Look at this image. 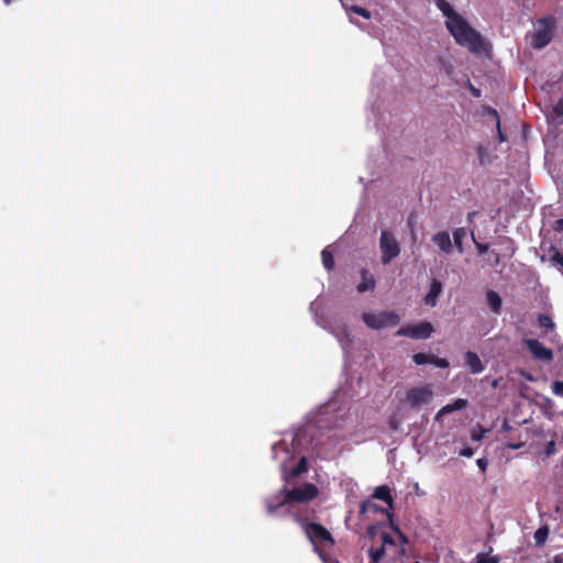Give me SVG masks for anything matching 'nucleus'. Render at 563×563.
Instances as JSON below:
<instances>
[{
  "label": "nucleus",
  "instance_id": "f257e3e1",
  "mask_svg": "<svg viewBox=\"0 0 563 563\" xmlns=\"http://www.w3.org/2000/svg\"><path fill=\"white\" fill-rule=\"evenodd\" d=\"M318 493L317 486L312 483H305L291 489L283 488L266 499V511L268 515H274L277 509L285 505L310 501L318 496Z\"/></svg>",
  "mask_w": 563,
  "mask_h": 563
},
{
  "label": "nucleus",
  "instance_id": "20e7f679",
  "mask_svg": "<svg viewBox=\"0 0 563 563\" xmlns=\"http://www.w3.org/2000/svg\"><path fill=\"white\" fill-rule=\"evenodd\" d=\"M537 29L532 36L531 44L534 48L545 47L553 38L556 27V20L552 15L543 16L537 21Z\"/></svg>",
  "mask_w": 563,
  "mask_h": 563
},
{
  "label": "nucleus",
  "instance_id": "9b49d317",
  "mask_svg": "<svg viewBox=\"0 0 563 563\" xmlns=\"http://www.w3.org/2000/svg\"><path fill=\"white\" fill-rule=\"evenodd\" d=\"M386 544H395V542L390 534L383 532L380 547L368 549L369 563H378L384 558Z\"/></svg>",
  "mask_w": 563,
  "mask_h": 563
},
{
  "label": "nucleus",
  "instance_id": "473e14b6",
  "mask_svg": "<svg viewBox=\"0 0 563 563\" xmlns=\"http://www.w3.org/2000/svg\"><path fill=\"white\" fill-rule=\"evenodd\" d=\"M461 456L472 457L474 455V450L471 446H465L460 451Z\"/></svg>",
  "mask_w": 563,
  "mask_h": 563
},
{
  "label": "nucleus",
  "instance_id": "a211bd4d",
  "mask_svg": "<svg viewBox=\"0 0 563 563\" xmlns=\"http://www.w3.org/2000/svg\"><path fill=\"white\" fill-rule=\"evenodd\" d=\"M467 405H468L467 399L457 398L453 402L443 406L440 409V415H449L453 411L465 409L467 407Z\"/></svg>",
  "mask_w": 563,
  "mask_h": 563
},
{
  "label": "nucleus",
  "instance_id": "6ab92c4d",
  "mask_svg": "<svg viewBox=\"0 0 563 563\" xmlns=\"http://www.w3.org/2000/svg\"><path fill=\"white\" fill-rule=\"evenodd\" d=\"M373 497L385 501L386 504H388V506L390 508H393L394 500H393V497H391L388 486L383 485V486L376 487L373 493Z\"/></svg>",
  "mask_w": 563,
  "mask_h": 563
},
{
  "label": "nucleus",
  "instance_id": "6e6552de",
  "mask_svg": "<svg viewBox=\"0 0 563 563\" xmlns=\"http://www.w3.org/2000/svg\"><path fill=\"white\" fill-rule=\"evenodd\" d=\"M433 331L434 329L432 323L424 321L419 324H408L406 327H401L396 334L399 336L421 340L430 338Z\"/></svg>",
  "mask_w": 563,
  "mask_h": 563
},
{
  "label": "nucleus",
  "instance_id": "aec40b11",
  "mask_svg": "<svg viewBox=\"0 0 563 563\" xmlns=\"http://www.w3.org/2000/svg\"><path fill=\"white\" fill-rule=\"evenodd\" d=\"M550 534V528L544 525V526H541L536 532H534V536H533V539H534V543L537 547H542L548 537Z\"/></svg>",
  "mask_w": 563,
  "mask_h": 563
},
{
  "label": "nucleus",
  "instance_id": "c9c22d12",
  "mask_svg": "<svg viewBox=\"0 0 563 563\" xmlns=\"http://www.w3.org/2000/svg\"><path fill=\"white\" fill-rule=\"evenodd\" d=\"M553 229L554 231L556 232H562L563 231V218L561 219H558L554 224H553Z\"/></svg>",
  "mask_w": 563,
  "mask_h": 563
},
{
  "label": "nucleus",
  "instance_id": "423d86ee",
  "mask_svg": "<svg viewBox=\"0 0 563 563\" xmlns=\"http://www.w3.org/2000/svg\"><path fill=\"white\" fill-rule=\"evenodd\" d=\"M380 261L384 265L390 263L400 254V245L396 236L389 231H382L379 238Z\"/></svg>",
  "mask_w": 563,
  "mask_h": 563
},
{
  "label": "nucleus",
  "instance_id": "58836bf2",
  "mask_svg": "<svg viewBox=\"0 0 563 563\" xmlns=\"http://www.w3.org/2000/svg\"><path fill=\"white\" fill-rule=\"evenodd\" d=\"M497 137L499 140L500 143L505 142L506 141V136L505 134L503 133L501 131V128L499 126V130H497Z\"/></svg>",
  "mask_w": 563,
  "mask_h": 563
},
{
  "label": "nucleus",
  "instance_id": "4468645a",
  "mask_svg": "<svg viewBox=\"0 0 563 563\" xmlns=\"http://www.w3.org/2000/svg\"><path fill=\"white\" fill-rule=\"evenodd\" d=\"M432 241L439 246V249L445 254H450L453 251V244L451 242L450 234L446 231L438 232L433 235Z\"/></svg>",
  "mask_w": 563,
  "mask_h": 563
},
{
  "label": "nucleus",
  "instance_id": "c756f323",
  "mask_svg": "<svg viewBox=\"0 0 563 563\" xmlns=\"http://www.w3.org/2000/svg\"><path fill=\"white\" fill-rule=\"evenodd\" d=\"M551 251L553 252V254L551 255V261L563 268V254L560 253L558 249L553 246L551 247Z\"/></svg>",
  "mask_w": 563,
  "mask_h": 563
},
{
  "label": "nucleus",
  "instance_id": "79ce46f5",
  "mask_svg": "<svg viewBox=\"0 0 563 563\" xmlns=\"http://www.w3.org/2000/svg\"><path fill=\"white\" fill-rule=\"evenodd\" d=\"M442 416H443V415H440V410H439V411L437 412L435 417H434V420H435V421H440V419H441V417H442Z\"/></svg>",
  "mask_w": 563,
  "mask_h": 563
},
{
  "label": "nucleus",
  "instance_id": "a19ab883",
  "mask_svg": "<svg viewBox=\"0 0 563 563\" xmlns=\"http://www.w3.org/2000/svg\"><path fill=\"white\" fill-rule=\"evenodd\" d=\"M472 93H473V96L478 97L479 96V90L473 88L472 89Z\"/></svg>",
  "mask_w": 563,
  "mask_h": 563
},
{
  "label": "nucleus",
  "instance_id": "f8f14e48",
  "mask_svg": "<svg viewBox=\"0 0 563 563\" xmlns=\"http://www.w3.org/2000/svg\"><path fill=\"white\" fill-rule=\"evenodd\" d=\"M437 8L446 18L445 26L453 24L462 15L459 14L446 0H434Z\"/></svg>",
  "mask_w": 563,
  "mask_h": 563
},
{
  "label": "nucleus",
  "instance_id": "ddd939ff",
  "mask_svg": "<svg viewBox=\"0 0 563 563\" xmlns=\"http://www.w3.org/2000/svg\"><path fill=\"white\" fill-rule=\"evenodd\" d=\"M464 361L472 374H479L484 371V365L475 352L467 351L464 355Z\"/></svg>",
  "mask_w": 563,
  "mask_h": 563
},
{
  "label": "nucleus",
  "instance_id": "4c0bfd02",
  "mask_svg": "<svg viewBox=\"0 0 563 563\" xmlns=\"http://www.w3.org/2000/svg\"><path fill=\"white\" fill-rule=\"evenodd\" d=\"M477 563H498V560L495 558H481Z\"/></svg>",
  "mask_w": 563,
  "mask_h": 563
},
{
  "label": "nucleus",
  "instance_id": "dca6fc26",
  "mask_svg": "<svg viewBox=\"0 0 563 563\" xmlns=\"http://www.w3.org/2000/svg\"><path fill=\"white\" fill-rule=\"evenodd\" d=\"M486 301H487L488 307L495 314H500L503 300L497 291L488 290L486 292Z\"/></svg>",
  "mask_w": 563,
  "mask_h": 563
},
{
  "label": "nucleus",
  "instance_id": "c03bdc74",
  "mask_svg": "<svg viewBox=\"0 0 563 563\" xmlns=\"http://www.w3.org/2000/svg\"><path fill=\"white\" fill-rule=\"evenodd\" d=\"M13 0H3V2L9 5Z\"/></svg>",
  "mask_w": 563,
  "mask_h": 563
},
{
  "label": "nucleus",
  "instance_id": "f03ea898",
  "mask_svg": "<svg viewBox=\"0 0 563 563\" xmlns=\"http://www.w3.org/2000/svg\"><path fill=\"white\" fill-rule=\"evenodd\" d=\"M446 29L459 45L467 47L472 53L478 54L485 49L484 38L463 16Z\"/></svg>",
  "mask_w": 563,
  "mask_h": 563
},
{
  "label": "nucleus",
  "instance_id": "cd10ccee",
  "mask_svg": "<svg viewBox=\"0 0 563 563\" xmlns=\"http://www.w3.org/2000/svg\"><path fill=\"white\" fill-rule=\"evenodd\" d=\"M369 508H373L374 511H384V509L379 508L377 505L372 504L369 500H365L360 506V512L364 515L368 511Z\"/></svg>",
  "mask_w": 563,
  "mask_h": 563
},
{
  "label": "nucleus",
  "instance_id": "72a5a7b5",
  "mask_svg": "<svg viewBox=\"0 0 563 563\" xmlns=\"http://www.w3.org/2000/svg\"><path fill=\"white\" fill-rule=\"evenodd\" d=\"M553 111L556 115H563V99H560L559 102L554 106Z\"/></svg>",
  "mask_w": 563,
  "mask_h": 563
},
{
  "label": "nucleus",
  "instance_id": "a878e982",
  "mask_svg": "<svg viewBox=\"0 0 563 563\" xmlns=\"http://www.w3.org/2000/svg\"><path fill=\"white\" fill-rule=\"evenodd\" d=\"M538 323L541 328H544L547 330H553L555 327L552 318L548 314H540L538 317Z\"/></svg>",
  "mask_w": 563,
  "mask_h": 563
},
{
  "label": "nucleus",
  "instance_id": "2eb2a0df",
  "mask_svg": "<svg viewBox=\"0 0 563 563\" xmlns=\"http://www.w3.org/2000/svg\"><path fill=\"white\" fill-rule=\"evenodd\" d=\"M441 291L442 284L439 280L433 279L430 284L429 291L423 299L424 303L434 307L437 305V299L440 296Z\"/></svg>",
  "mask_w": 563,
  "mask_h": 563
},
{
  "label": "nucleus",
  "instance_id": "ea45409f",
  "mask_svg": "<svg viewBox=\"0 0 563 563\" xmlns=\"http://www.w3.org/2000/svg\"><path fill=\"white\" fill-rule=\"evenodd\" d=\"M483 434L479 433V434H476V433H473L472 434V439L475 440V441H479L482 439Z\"/></svg>",
  "mask_w": 563,
  "mask_h": 563
},
{
  "label": "nucleus",
  "instance_id": "b1692460",
  "mask_svg": "<svg viewBox=\"0 0 563 563\" xmlns=\"http://www.w3.org/2000/svg\"><path fill=\"white\" fill-rule=\"evenodd\" d=\"M308 471V462L306 457H301L297 465L290 471L291 477H297Z\"/></svg>",
  "mask_w": 563,
  "mask_h": 563
},
{
  "label": "nucleus",
  "instance_id": "f3484780",
  "mask_svg": "<svg viewBox=\"0 0 563 563\" xmlns=\"http://www.w3.org/2000/svg\"><path fill=\"white\" fill-rule=\"evenodd\" d=\"M362 282L357 285V291L358 292H365L367 290H373L375 288V279L374 277L368 273L366 268H363L361 271Z\"/></svg>",
  "mask_w": 563,
  "mask_h": 563
},
{
  "label": "nucleus",
  "instance_id": "9d476101",
  "mask_svg": "<svg viewBox=\"0 0 563 563\" xmlns=\"http://www.w3.org/2000/svg\"><path fill=\"white\" fill-rule=\"evenodd\" d=\"M412 360L417 365L433 364L440 368H448L450 365L446 358L438 357L433 354H427L422 352L413 354Z\"/></svg>",
  "mask_w": 563,
  "mask_h": 563
},
{
  "label": "nucleus",
  "instance_id": "e433bc0d",
  "mask_svg": "<svg viewBox=\"0 0 563 563\" xmlns=\"http://www.w3.org/2000/svg\"><path fill=\"white\" fill-rule=\"evenodd\" d=\"M475 245H476V249H477L479 254H484V253H486L488 251V245L487 244H482V243L475 242Z\"/></svg>",
  "mask_w": 563,
  "mask_h": 563
},
{
  "label": "nucleus",
  "instance_id": "37998d69",
  "mask_svg": "<svg viewBox=\"0 0 563 563\" xmlns=\"http://www.w3.org/2000/svg\"><path fill=\"white\" fill-rule=\"evenodd\" d=\"M559 190H560L561 195L563 196V180H562V183H561V185L559 187Z\"/></svg>",
  "mask_w": 563,
  "mask_h": 563
},
{
  "label": "nucleus",
  "instance_id": "393cba45",
  "mask_svg": "<svg viewBox=\"0 0 563 563\" xmlns=\"http://www.w3.org/2000/svg\"><path fill=\"white\" fill-rule=\"evenodd\" d=\"M402 418L398 412H394L388 417V427L391 431H398L400 429Z\"/></svg>",
  "mask_w": 563,
  "mask_h": 563
},
{
  "label": "nucleus",
  "instance_id": "412c9836",
  "mask_svg": "<svg viewBox=\"0 0 563 563\" xmlns=\"http://www.w3.org/2000/svg\"><path fill=\"white\" fill-rule=\"evenodd\" d=\"M476 154L482 166L488 165L490 163V155L486 146L478 145L476 147Z\"/></svg>",
  "mask_w": 563,
  "mask_h": 563
},
{
  "label": "nucleus",
  "instance_id": "4be33fe9",
  "mask_svg": "<svg viewBox=\"0 0 563 563\" xmlns=\"http://www.w3.org/2000/svg\"><path fill=\"white\" fill-rule=\"evenodd\" d=\"M466 235L465 229L457 228L453 231V240L454 244L457 247L460 253H463V240Z\"/></svg>",
  "mask_w": 563,
  "mask_h": 563
},
{
  "label": "nucleus",
  "instance_id": "7c9ffc66",
  "mask_svg": "<svg viewBox=\"0 0 563 563\" xmlns=\"http://www.w3.org/2000/svg\"><path fill=\"white\" fill-rule=\"evenodd\" d=\"M552 393L556 396L563 397V382H561V380L553 382Z\"/></svg>",
  "mask_w": 563,
  "mask_h": 563
},
{
  "label": "nucleus",
  "instance_id": "c85d7f7f",
  "mask_svg": "<svg viewBox=\"0 0 563 563\" xmlns=\"http://www.w3.org/2000/svg\"><path fill=\"white\" fill-rule=\"evenodd\" d=\"M484 113H486L487 115L492 117L495 120L496 130H499L500 120H499V114H498L497 110L492 107H485Z\"/></svg>",
  "mask_w": 563,
  "mask_h": 563
},
{
  "label": "nucleus",
  "instance_id": "7ed1b4c3",
  "mask_svg": "<svg viewBox=\"0 0 563 563\" xmlns=\"http://www.w3.org/2000/svg\"><path fill=\"white\" fill-rule=\"evenodd\" d=\"M295 520L301 525L307 538L313 544L314 550L318 551V543L334 544V539L331 532L320 523L307 522L305 519L295 516Z\"/></svg>",
  "mask_w": 563,
  "mask_h": 563
},
{
  "label": "nucleus",
  "instance_id": "5701e85b",
  "mask_svg": "<svg viewBox=\"0 0 563 563\" xmlns=\"http://www.w3.org/2000/svg\"><path fill=\"white\" fill-rule=\"evenodd\" d=\"M321 258H322V264L327 271L330 272L334 268L333 254L328 249H324L321 252Z\"/></svg>",
  "mask_w": 563,
  "mask_h": 563
},
{
  "label": "nucleus",
  "instance_id": "0eeeda50",
  "mask_svg": "<svg viewBox=\"0 0 563 563\" xmlns=\"http://www.w3.org/2000/svg\"><path fill=\"white\" fill-rule=\"evenodd\" d=\"M433 399V391L429 385L421 387H412L406 391V400L411 408H418L422 405L431 402Z\"/></svg>",
  "mask_w": 563,
  "mask_h": 563
},
{
  "label": "nucleus",
  "instance_id": "1a4fd4ad",
  "mask_svg": "<svg viewBox=\"0 0 563 563\" xmlns=\"http://www.w3.org/2000/svg\"><path fill=\"white\" fill-rule=\"evenodd\" d=\"M525 344L536 360L544 361V362L553 361V357H554L553 351L551 349L544 346L539 340L527 339L525 341Z\"/></svg>",
  "mask_w": 563,
  "mask_h": 563
},
{
  "label": "nucleus",
  "instance_id": "f704fd0d",
  "mask_svg": "<svg viewBox=\"0 0 563 563\" xmlns=\"http://www.w3.org/2000/svg\"><path fill=\"white\" fill-rule=\"evenodd\" d=\"M476 464H477V466L479 467V470H481L482 472H485V471H486V468H487L488 462H487V460H486V459H478V460L476 461Z\"/></svg>",
  "mask_w": 563,
  "mask_h": 563
},
{
  "label": "nucleus",
  "instance_id": "39448f33",
  "mask_svg": "<svg viewBox=\"0 0 563 563\" xmlns=\"http://www.w3.org/2000/svg\"><path fill=\"white\" fill-rule=\"evenodd\" d=\"M362 320L368 328L374 330L395 327L400 322L399 316L393 311H383L379 313L364 312Z\"/></svg>",
  "mask_w": 563,
  "mask_h": 563
},
{
  "label": "nucleus",
  "instance_id": "bb28decb",
  "mask_svg": "<svg viewBox=\"0 0 563 563\" xmlns=\"http://www.w3.org/2000/svg\"><path fill=\"white\" fill-rule=\"evenodd\" d=\"M346 10L349 12H353L355 14H358V15L363 16L366 20H369L372 18V13L367 9L362 8L360 5H351Z\"/></svg>",
  "mask_w": 563,
  "mask_h": 563
},
{
  "label": "nucleus",
  "instance_id": "2f4dec72",
  "mask_svg": "<svg viewBox=\"0 0 563 563\" xmlns=\"http://www.w3.org/2000/svg\"><path fill=\"white\" fill-rule=\"evenodd\" d=\"M555 442L552 440L550 442H548L547 446H545V454L547 456H551L555 453Z\"/></svg>",
  "mask_w": 563,
  "mask_h": 563
}]
</instances>
